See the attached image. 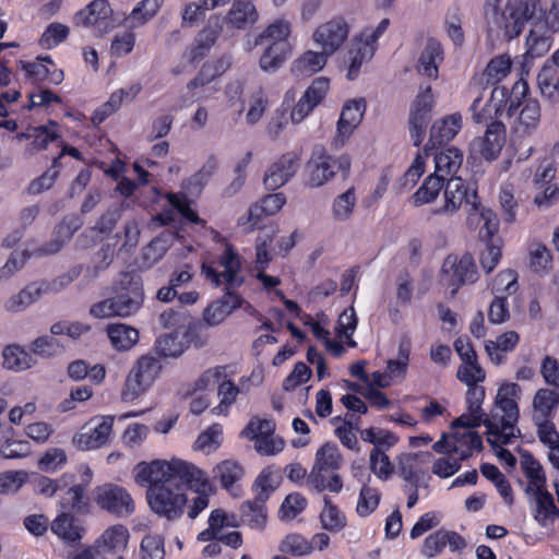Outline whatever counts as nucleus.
<instances>
[{"instance_id": "f257e3e1", "label": "nucleus", "mask_w": 559, "mask_h": 559, "mask_svg": "<svg viewBox=\"0 0 559 559\" xmlns=\"http://www.w3.org/2000/svg\"><path fill=\"white\" fill-rule=\"evenodd\" d=\"M134 479L138 485H150L146 493L150 508L170 521L181 516L187 503L181 485L195 491L209 487V480L199 467L178 459L140 462L134 467Z\"/></svg>"}, {"instance_id": "f03ea898", "label": "nucleus", "mask_w": 559, "mask_h": 559, "mask_svg": "<svg viewBox=\"0 0 559 559\" xmlns=\"http://www.w3.org/2000/svg\"><path fill=\"white\" fill-rule=\"evenodd\" d=\"M521 394V386L514 382H503L498 388L495 407L484 421L487 428V441L491 445L510 443L515 437V431H519L516 428L520 417L518 402Z\"/></svg>"}, {"instance_id": "7ed1b4c3", "label": "nucleus", "mask_w": 559, "mask_h": 559, "mask_svg": "<svg viewBox=\"0 0 559 559\" xmlns=\"http://www.w3.org/2000/svg\"><path fill=\"white\" fill-rule=\"evenodd\" d=\"M537 7V0H509L504 11L496 5H488L486 8L488 36L503 37L508 40L518 37L525 24L535 15Z\"/></svg>"}, {"instance_id": "20e7f679", "label": "nucleus", "mask_w": 559, "mask_h": 559, "mask_svg": "<svg viewBox=\"0 0 559 559\" xmlns=\"http://www.w3.org/2000/svg\"><path fill=\"white\" fill-rule=\"evenodd\" d=\"M144 301L143 287L140 282L129 281L127 285L116 290L115 296L95 302L90 308V314L97 319L112 317L127 318L135 314Z\"/></svg>"}, {"instance_id": "39448f33", "label": "nucleus", "mask_w": 559, "mask_h": 559, "mask_svg": "<svg viewBox=\"0 0 559 559\" xmlns=\"http://www.w3.org/2000/svg\"><path fill=\"white\" fill-rule=\"evenodd\" d=\"M160 369L162 366L154 356H141L127 374L121 399L132 402L140 397L153 385Z\"/></svg>"}, {"instance_id": "423d86ee", "label": "nucleus", "mask_w": 559, "mask_h": 559, "mask_svg": "<svg viewBox=\"0 0 559 559\" xmlns=\"http://www.w3.org/2000/svg\"><path fill=\"white\" fill-rule=\"evenodd\" d=\"M389 25L390 20L383 19L376 28H366L359 36L353 39L348 51L349 67L346 74L348 80H355L362 63L373 57L376 41L386 31Z\"/></svg>"}, {"instance_id": "0eeeda50", "label": "nucleus", "mask_w": 559, "mask_h": 559, "mask_svg": "<svg viewBox=\"0 0 559 559\" xmlns=\"http://www.w3.org/2000/svg\"><path fill=\"white\" fill-rule=\"evenodd\" d=\"M441 273L442 281L451 287L452 296L461 286L474 284L479 278L478 269L471 253L448 255L442 263Z\"/></svg>"}, {"instance_id": "6e6552de", "label": "nucleus", "mask_w": 559, "mask_h": 559, "mask_svg": "<svg viewBox=\"0 0 559 559\" xmlns=\"http://www.w3.org/2000/svg\"><path fill=\"white\" fill-rule=\"evenodd\" d=\"M444 187V205L437 210V214H453L462 205H465L468 219L474 217V211L479 210V200L476 189L466 183L460 177H452L447 180Z\"/></svg>"}, {"instance_id": "1a4fd4ad", "label": "nucleus", "mask_w": 559, "mask_h": 559, "mask_svg": "<svg viewBox=\"0 0 559 559\" xmlns=\"http://www.w3.org/2000/svg\"><path fill=\"white\" fill-rule=\"evenodd\" d=\"M218 266L223 269L221 272L206 263L201 266V274L215 287L225 283L229 288H234L243 283V278L240 276V257L230 245L226 246L218 258Z\"/></svg>"}, {"instance_id": "9d476101", "label": "nucleus", "mask_w": 559, "mask_h": 559, "mask_svg": "<svg viewBox=\"0 0 559 559\" xmlns=\"http://www.w3.org/2000/svg\"><path fill=\"white\" fill-rule=\"evenodd\" d=\"M96 504L107 512L118 516H129L134 511L131 495L123 488L112 484H105L94 489Z\"/></svg>"}, {"instance_id": "9b49d317", "label": "nucleus", "mask_w": 559, "mask_h": 559, "mask_svg": "<svg viewBox=\"0 0 559 559\" xmlns=\"http://www.w3.org/2000/svg\"><path fill=\"white\" fill-rule=\"evenodd\" d=\"M114 417L103 416L92 418L81 431L72 438V443L82 451L102 448L109 440L112 430Z\"/></svg>"}, {"instance_id": "f8f14e48", "label": "nucleus", "mask_w": 559, "mask_h": 559, "mask_svg": "<svg viewBox=\"0 0 559 559\" xmlns=\"http://www.w3.org/2000/svg\"><path fill=\"white\" fill-rule=\"evenodd\" d=\"M350 26L344 17H334L319 25L312 33L313 43L325 51V55H333L345 43Z\"/></svg>"}, {"instance_id": "ddd939ff", "label": "nucleus", "mask_w": 559, "mask_h": 559, "mask_svg": "<svg viewBox=\"0 0 559 559\" xmlns=\"http://www.w3.org/2000/svg\"><path fill=\"white\" fill-rule=\"evenodd\" d=\"M112 10L107 0H94L74 16L76 25L94 27L97 36H102L115 27Z\"/></svg>"}, {"instance_id": "4468645a", "label": "nucleus", "mask_w": 559, "mask_h": 559, "mask_svg": "<svg viewBox=\"0 0 559 559\" xmlns=\"http://www.w3.org/2000/svg\"><path fill=\"white\" fill-rule=\"evenodd\" d=\"M336 162L328 155L323 147H316L306 165V186L318 188L326 183L335 175Z\"/></svg>"}, {"instance_id": "2eb2a0df", "label": "nucleus", "mask_w": 559, "mask_h": 559, "mask_svg": "<svg viewBox=\"0 0 559 559\" xmlns=\"http://www.w3.org/2000/svg\"><path fill=\"white\" fill-rule=\"evenodd\" d=\"M504 143L506 126L501 121L493 120L487 126L484 136L473 141L472 148L486 160H493L500 154Z\"/></svg>"}, {"instance_id": "dca6fc26", "label": "nucleus", "mask_w": 559, "mask_h": 559, "mask_svg": "<svg viewBox=\"0 0 559 559\" xmlns=\"http://www.w3.org/2000/svg\"><path fill=\"white\" fill-rule=\"evenodd\" d=\"M330 87V81L326 78H318L312 81L306 90L296 106L290 112V119L294 123H300L325 97Z\"/></svg>"}, {"instance_id": "f3484780", "label": "nucleus", "mask_w": 559, "mask_h": 559, "mask_svg": "<svg viewBox=\"0 0 559 559\" xmlns=\"http://www.w3.org/2000/svg\"><path fill=\"white\" fill-rule=\"evenodd\" d=\"M299 158L295 153L284 154L273 163L264 175L266 189L276 190L284 186L298 170Z\"/></svg>"}, {"instance_id": "a211bd4d", "label": "nucleus", "mask_w": 559, "mask_h": 559, "mask_svg": "<svg viewBox=\"0 0 559 559\" xmlns=\"http://www.w3.org/2000/svg\"><path fill=\"white\" fill-rule=\"evenodd\" d=\"M259 20V12L249 0H234L225 15L228 28L245 31L252 27Z\"/></svg>"}, {"instance_id": "6ab92c4d", "label": "nucleus", "mask_w": 559, "mask_h": 559, "mask_svg": "<svg viewBox=\"0 0 559 559\" xmlns=\"http://www.w3.org/2000/svg\"><path fill=\"white\" fill-rule=\"evenodd\" d=\"M442 61L443 48L441 44L433 38H429L419 55L416 71L429 80H437L439 76V66Z\"/></svg>"}, {"instance_id": "aec40b11", "label": "nucleus", "mask_w": 559, "mask_h": 559, "mask_svg": "<svg viewBox=\"0 0 559 559\" xmlns=\"http://www.w3.org/2000/svg\"><path fill=\"white\" fill-rule=\"evenodd\" d=\"M51 532L67 545H78L86 530L72 513L61 512L50 525Z\"/></svg>"}, {"instance_id": "412c9836", "label": "nucleus", "mask_w": 559, "mask_h": 559, "mask_svg": "<svg viewBox=\"0 0 559 559\" xmlns=\"http://www.w3.org/2000/svg\"><path fill=\"white\" fill-rule=\"evenodd\" d=\"M130 533L121 524L107 527L94 542L99 554H123L129 544Z\"/></svg>"}, {"instance_id": "4be33fe9", "label": "nucleus", "mask_w": 559, "mask_h": 559, "mask_svg": "<svg viewBox=\"0 0 559 559\" xmlns=\"http://www.w3.org/2000/svg\"><path fill=\"white\" fill-rule=\"evenodd\" d=\"M341 464L342 455L336 444L326 442L316 453V461L310 472V481L316 484L317 487H321V471H331V473H337Z\"/></svg>"}, {"instance_id": "5701e85b", "label": "nucleus", "mask_w": 559, "mask_h": 559, "mask_svg": "<svg viewBox=\"0 0 559 559\" xmlns=\"http://www.w3.org/2000/svg\"><path fill=\"white\" fill-rule=\"evenodd\" d=\"M242 298L234 290L227 288L225 295L216 301L210 304L203 313L204 321L209 325H218L222 323L235 309L242 305Z\"/></svg>"}, {"instance_id": "b1692460", "label": "nucleus", "mask_w": 559, "mask_h": 559, "mask_svg": "<svg viewBox=\"0 0 559 559\" xmlns=\"http://www.w3.org/2000/svg\"><path fill=\"white\" fill-rule=\"evenodd\" d=\"M462 128V116L459 112L445 116L437 120L430 129V138L425 145V151L435 148L436 145H441L454 139Z\"/></svg>"}, {"instance_id": "393cba45", "label": "nucleus", "mask_w": 559, "mask_h": 559, "mask_svg": "<svg viewBox=\"0 0 559 559\" xmlns=\"http://www.w3.org/2000/svg\"><path fill=\"white\" fill-rule=\"evenodd\" d=\"M46 293L45 287L40 282H32L25 285L16 294L8 298L3 308L9 313H19L25 311L32 305L37 302Z\"/></svg>"}, {"instance_id": "a878e982", "label": "nucleus", "mask_w": 559, "mask_h": 559, "mask_svg": "<svg viewBox=\"0 0 559 559\" xmlns=\"http://www.w3.org/2000/svg\"><path fill=\"white\" fill-rule=\"evenodd\" d=\"M508 92L503 87H495L491 92L489 102L478 111L480 98H476L471 110L473 111V119L476 123H486L489 120H497V117L503 111L507 103Z\"/></svg>"}, {"instance_id": "bb28decb", "label": "nucleus", "mask_w": 559, "mask_h": 559, "mask_svg": "<svg viewBox=\"0 0 559 559\" xmlns=\"http://www.w3.org/2000/svg\"><path fill=\"white\" fill-rule=\"evenodd\" d=\"M292 35V22L282 17L270 23L255 38V45L267 43L285 49H292L289 41Z\"/></svg>"}, {"instance_id": "cd10ccee", "label": "nucleus", "mask_w": 559, "mask_h": 559, "mask_svg": "<svg viewBox=\"0 0 559 559\" xmlns=\"http://www.w3.org/2000/svg\"><path fill=\"white\" fill-rule=\"evenodd\" d=\"M245 476L243 466L233 460H224L213 468V478L221 483L223 489L233 496H237V483Z\"/></svg>"}, {"instance_id": "c85d7f7f", "label": "nucleus", "mask_w": 559, "mask_h": 559, "mask_svg": "<svg viewBox=\"0 0 559 559\" xmlns=\"http://www.w3.org/2000/svg\"><path fill=\"white\" fill-rule=\"evenodd\" d=\"M559 405V393L550 389H538L532 402V420L552 419Z\"/></svg>"}, {"instance_id": "c756f323", "label": "nucleus", "mask_w": 559, "mask_h": 559, "mask_svg": "<svg viewBox=\"0 0 559 559\" xmlns=\"http://www.w3.org/2000/svg\"><path fill=\"white\" fill-rule=\"evenodd\" d=\"M222 23L218 16H211L206 25L198 34L194 46L191 48V59L202 58L205 51L210 50L216 43L221 32Z\"/></svg>"}, {"instance_id": "7c9ffc66", "label": "nucleus", "mask_w": 559, "mask_h": 559, "mask_svg": "<svg viewBox=\"0 0 559 559\" xmlns=\"http://www.w3.org/2000/svg\"><path fill=\"white\" fill-rule=\"evenodd\" d=\"M366 110L364 99H354L344 105L337 122V131L342 136H348L361 122Z\"/></svg>"}, {"instance_id": "2f4dec72", "label": "nucleus", "mask_w": 559, "mask_h": 559, "mask_svg": "<svg viewBox=\"0 0 559 559\" xmlns=\"http://www.w3.org/2000/svg\"><path fill=\"white\" fill-rule=\"evenodd\" d=\"M142 85L134 83L126 88L114 92L108 102L95 111L94 121L102 122L107 116L114 114L123 102H132L141 92Z\"/></svg>"}, {"instance_id": "473e14b6", "label": "nucleus", "mask_w": 559, "mask_h": 559, "mask_svg": "<svg viewBox=\"0 0 559 559\" xmlns=\"http://www.w3.org/2000/svg\"><path fill=\"white\" fill-rule=\"evenodd\" d=\"M112 347L119 352L131 349L139 341V332L124 323L109 324L106 329Z\"/></svg>"}, {"instance_id": "72a5a7b5", "label": "nucleus", "mask_w": 559, "mask_h": 559, "mask_svg": "<svg viewBox=\"0 0 559 559\" xmlns=\"http://www.w3.org/2000/svg\"><path fill=\"white\" fill-rule=\"evenodd\" d=\"M331 55H325V51L308 50L297 58L292 64V72L296 75L309 76L319 72L324 68Z\"/></svg>"}, {"instance_id": "f704fd0d", "label": "nucleus", "mask_w": 559, "mask_h": 559, "mask_svg": "<svg viewBox=\"0 0 559 559\" xmlns=\"http://www.w3.org/2000/svg\"><path fill=\"white\" fill-rule=\"evenodd\" d=\"M520 342V336L514 331H508L497 337L496 341H486L485 350L495 365L504 361V353L512 352Z\"/></svg>"}, {"instance_id": "c9c22d12", "label": "nucleus", "mask_w": 559, "mask_h": 559, "mask_svg": "<svg viewBox=\"0 0 559 559\" xmlns=\"http://www.w3.org/2000/svg\"><path fill=\"white\" fill-rule=\"evenodd\" d=\"M462 163V152L453 146L447 147L435 155V174L447 179L448 176L454 175L460 169Z\"/></svg>"}, {"instance_id": "e433bc0d", "label": "nucleus", "mask_w": 559, "mask_h": 559, "mask_svg": "<svg viewBox=\"0 0 559 559\" xmlns=\"http://www.w3.org/2000/svg\"><path fill=\"white\" fill-rule=\"evenodd\" d=\"M240 514L245 525L260 531L265 527L267 519L265 502H260L258 499L245 501L240 507Z\"/></svg>"}, {"instance_id": "4c0bfd02", "label": "nucleus", "mask_w": 559, "mask_h": 559, "mask_svg": "<svg viewBox=\"0 0 559 559\" xmlns=\"http://www.w3.org/2000/svg\"><path fill=\"white\" fill-rule=\"evenodd\" d=\"M62 512H72L87 514L90 512V502L85 497V489L81 485L70 487L60 500Z\"/></svg>"}, {"instance_id": "58836bf2", "label": "nucleus", "mask_w": 559, "mask_h": 559, "mask_svg": "<svg viewBox=\"0 0 559 559\" xmlns=\"http://www.w3.org/2000/svg\"><path fill=\"white\" fill-rule=\"evenodd\" d=\"M3 366L7 369L21 371L36 364L34 357L20 345H9L2 352Z\"/></svg>"}, {"instance_id": "ea45409f", "label": "nucleus", "mask_w": 559, "mask_h": 559, "mask_svg": "<svg viewBox=\"0 0 559 559\" xmlns=\"http://www.w3.org/2000/svg\"><path fill=\"white\" fill-rule=\"evenodd\" d=\"M521 467L530 480L527 491L546 486V474L540 463L527 451L521 454Z\"/></svg>"}, {"instance_id": "a19ab883", "label": "nucleus", "mask_w": 559, "mask_h": 559, "mask_svg": "<svg viewBox=\"0 0 559 559\" xmlns=\"http://www.w3.org/2000/svg\"><path fill=\"white\" fill-rule=\"evenodd\" d=\"M536 502L535 519L542 525L546 524L547 520H555L559 518V509L556 507L552 496L546 490L545 487L537 488L532 491Z\"/></svg>"}, {"instance_id": "79ce46f5", "label": "nucleus", "mask_w": 559, "mask_h": 559, "mask_svg": "<svg viewBox=\"0 0 559 559\" xmlns=\"http://www.w3.org/2000/svg\"><path fill=\"white\" fill-rule=\"evenodd\" d=\"M292 51V49L267 45L259 60L261 70L267 73L276 72L290 57Z\"/></svg>"}, {"instance_id": "37998d69", "label": "nucleus", "mask_w": 559, "mask_h": 559, "mask_svg": "<svg viewBox=\"0 0 559 559\" xmlns=\"http://www.w3.org/2000/svg\"><path fill=\"white\" fill-rule=\"evenodd\" d=\"M445 179L433 174L427 177L423 186L413 194L412 200L415 206L432 202L444 186Z\"/></svg>"}, {"instance_id": "c03bdc74", "label": "nucleus", "mask_w": 559, "mask_h": 559, "mask_svg": "<svg viewBox=\"0 0 559 559\" xmlns=\"http://www.w3.org/2000/svg\"><path fill=\"white\" fill-rule=\"evenodd\" d=\"M474 216H478L483 221L479 228V239L483 242H493L498 237H495L499 230V221L496 214L479 203V210L474 211Z\"/></svg>"}, {"instance_id": "a18cd8bd", "label": "nucleus", "mask_w": 559, "mask_h": 559, "mask_svg": "<svg viewBox=\"0 0 559 559\" xmlns=\"http://www.w3.org/2000/svg\"><path fill=\"white\" fill-rule=\"evenodd\" d=\"M240 389L226 378L221 381L217 388L219 404L212 409L216 415H226L229 407L236 402Z\"/></svg>"}, {"instance_id": "49530a36", "label": "nucleus", "mask_w": 559, "mask_h": 559, "mask_svg": "<svg viewBox=\"0 0 559 559\" xmlns=\"http://www.w3.org/2000/svg\"><path fill=\"white\" fill-rule=\"evenodd\" d=\"M452 438L453 442L459 445V452L456 453L462 461L468 459L474 450L480 451L483 449L481 437L473 430H466L462 433L455 432Z\"/></svg>"}, {"instance_id": "de8ad7c7", "label": "nucleus", "mask_w": 559, "mask_h": 559, "mask_svg": "<svg viewBox=\"0 0 559 559\" xmlns=\"http://www.w3.org/2000/svg\"><path fill=\"white\" fill-rule=\"evenodd\" d=\"M540 120V107L536 99H525L519 115V127L524 133L533 132Z\"/></svg>"}, {"instance_id": "09e8293b", "label": "nucleus", "mask_w": 559, "mask_h": 559, "mask_svg": "<svg viewBox=\"0 0 559 559\" xmlns=\"http://www.w3.org/2000/svg\"><path fill=\"white\" fill-rule=\"evenodd\" d=\"M277 231H278L277 228H272L269 231H265V233H262L261 235H259V237L257 239V243H255V253H257L255 270L258 272L265 271V269L267 267L269 263L272 260V255H271L269 249H270V247H271V245L273 242V239H274L275 235L277 234Z\"/></svg>"}, {"instance_id": "8fccbe9b", "label": "nucleus", "mask_w": 559, "mask_h": 559, "mask_svg": "<svg viewBox=\"0 0 559 559\" xmlns=\"http://www.w3.org/2000/svg\"><path fill=\"white\" fill-rule=\"evenodd\" d=\"M512 61L509 56L501 55L489 61L485 70L487 84H497L501 82L511 71Z\"/></svg>"}, {"instance_id": "3c124183", "label": "nucleus", "mask_w": 559, "mask_h": 559, "mask_svg": "<svg viewBox=\"0 0 559 559\" xmlns=\"http://www.w3.org/2000/svg\"><path fill=\"white\" fill-rule=\"evenodd\" d=\"M323 528L330 532H338L346 525V518L340 512L328 497H324V508L320 514Z\"/></svg>"}, {"instance_id": "603ef678", "label": "nucleus", "mask_w": 559, "mask_h": 559, "mask_svg": "<svg viewBox=\"0 0 559 559\" xmlns=\"http://www.w3.org/2000/svg\"><path fill=\"white\" fill-rule=\"evenodd\" d=\"M356 204V197L354 189H348L346 192L337 195L332 204V215L334 221H347L354 211Z\"/></svg>"}, {"instance_id": "864d4df0", "label": "nucleus", "mask_w": 559, "mask_h": 559, "mask_svg": "<svg viewBox=\"0 0 559 559\" xmlns=\"http://www.w3.org/2000/svg\"><path fill=\"white\" fill-rule=\"evenodd\" d=\"M362 487L359 492L356 511L360 516H368L379 506L381 495L378 489L368 486L362 479Z\"/></svg>"}, {"instance_id": "5fc2aeb1", "label": "nucleus", "mask_w": 559, "mask_h": 559, "mask_svg": "<svg viewBox=\"0 0 559 559\" xmlns=\"http://www.w3.org/2000/svg\"><path fill=\"white\" fill-rule=\"evenodd\" d=\"M485 249L479 254V263L483 271L491 273L502 258V240L497 238L493 242H484Z\"/></svg>"}, {"instance_id": "6e6d98bb", "label": "nucleus", "mask_w": 559, "mask_h": 559, "mask_svg": "<svg viewBox=\"0 0 559 559\" xmlns=\"http://www.w3.org/2000/svg\"><path fill=\"white\" fill-rule=\"evenodd\" d=\"M155 348L159 356L177 358L185 352V344L177 333H169L158 337Z\"/></svg>"}, {"instance_id": "4d7b16f0", "label": "nucleus", "mask_w": 559, "mask_h": 559, "mask_svg": "<svg viewBox=\"0 0 559 559\" xmlns=\"http://www.w3.org/2000/svg\"><path fill=\"white\" fill-rule=\"evenodd\" d=\"M518 289V273L507 269L499 272L491 283L492 295H512Z\"/></svg>"}, {"instance_id": "13d9d810", "label": "nucleus", "mask_w": 559, "mask_h": 559, "mask_svg": "<svg viewBox=\"0 0 559 559\" xmlns=\"http://www.w3.org/2000/svg\"><path fill=\"white\" fill-rule=\"evenodd\" d=\"M222 427L217 424L209 427L194 442V449L210 454L218 449L222 441Z\"/></svg>"}, {"instance_id": "bf43d9fd", "label": "nucleus", "mask_w": 559, "mask_h": 559, "mask_svg": "<svg viewBox=\"0 0 559 559\" xmlns=\"http://www.w3.org/2000/svg\"><path fill=\"white\" fill-rule=\"evenodd\" d=\"M409 342L402 341L399 345V357L396 359H390L386 364V373L391 378H404L406 374L408 361H409Z\"/></svg>"}, {"instance_id": "052dcab7", "label": "nucleus", "mask_w": 559, "mask_h": 559, "mask_svg": "<svg viewBox=\"0 0 559 559\" xmlns=\"http://www.w3.org/2000/svg\"><path fill=\"white\" fill-rule=\"evenodd\" d=\"M371 472L380 479L386 480L393 474V465L381 448L374 447L369 457Z\"/></svg>"}, {"instance_id": "680f3d73", "label": "nucleus", "mask_w": 559, "mask_h": 559, "mask_svg": "<svg viewBox=\"0 0 559 559\" xmlns=\"http://www.w3.org/2000/svg\"><path fill=\"white\" fill-rule=\"evenodd\" d=\"M276 487L277 483L274 473L269 468L263 469L252 485V489L255 492L254 499H258L260 502H266Z\"/></svg>"}, {"instance_id": "e2e57ef3", "label": "nucleus", "mask_w": 559, "mask_h": 559, "mask_svg": "<svg viewBox=\"0 0 559 559\" xmlns=\"http://www.w3.org/2000/svg\"><path fill=\"white\" fill-rule=\"evenodd\" d=\"M227 378L226 367L216 366L205 370L193 383L192 393L205 392L213 388L215 384H219L223 379Z\"/></svg>"}, {"instance_id": "0e129e2a", "label": "nucleus", "mask_w": 559, "mask_h": 559, "mask_svg": "<svg viewBox=\"0 0 559 559\" xmlns=\"http://www.w3.org/2000/svg\"><path fill=\"white\" fill-rule=\"evenodd\" d=\"M430 114L411 109L408 118L409 134L415 146L420 145L426 134Z\"/></svg>"}, {"instance_id": "69168bd1", "label": "nucleus", "mask_w": 559, "mask_h": 559, "mask_svg": "<svg viewBox=\"0 0 559 559\" xmlns=\"http://www.w3.org/2000/svg\"><path fill=\"white\" fill-rule=\"evenodd\" d=\"M70 29L61 23H51L43 33L39 45L45 49H51L62 43L69 36Z\"/></svg>"}, {"instance_id": "338daca9", "label": "nucleus", "mask_w": 559, "mask_h": 559, "mask_svg": "<svg viewBox=\"0 0 559 559\" xmlns=\"http://www.w3.org/2000/svg\"><path fill=\"white\" fill-rule=\"evenodd\" d=\"M60 168V157H55L52 160V166L45 171L40 177L34 179L28 187V191L31 194H39L48 189H50L58 175Z\"/></svg>"}, {"instance_id": "774afa93", "label": "nucleus", "mask_w": 559, "mask_h": 559, "mask_svg": "<svg viewBox=\"0 0 559 559\" xmlns=\"http://www.w3.org/2000/svg\"><path fill=\"white\" fill-rule=\"evenodd\" d=\"M164 540L158 535H146L140 545V559H164Z\"/></svg>"}]
</instances>
